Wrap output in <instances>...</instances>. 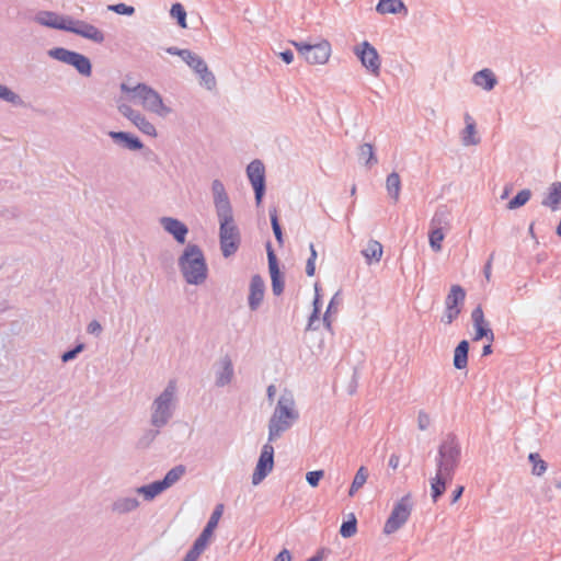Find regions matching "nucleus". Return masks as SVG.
I'll use <instances>...</instances> for the list:
<instances>
[{
  "mask_svg": "<svg viewBox=\"0 0 561 561\" xmlns=\"http://www.w3.org/2000/svg\"><path fill=\"white\" fill-rule=\"evenodd\" d=\"M339 533L343 538H351L357 533V519L353 513L348 515L347 519L343 520Z\"/></svg>",
  "mask_w": 561,
  "mask_h": 561,
  "instance_id": "nucleus-42",
  "label": "nucleus"
},
{
  "mask_svg": "<svg viewBox=\"0 0 561 561\" xmlns=\"http://www.w3.org/2000/svg\"><path fill=\"white\" fill-rule=\"evenodd\" d=\"M320 314H321V311H319V309L311 311L309 319H308V324L306 328L307 330H317L318 329V327H314L313 323L320 321Z\"/></svg>",
  "mask_w": 561,
  "mask_h": 561,
  "instance_id": "nucleus-59",
  "label": "nucleus"
},
{
  "mask_svg": "<svg viewBox=\"0 0 561 561\" xmlns=\"http://www.w3.org/2000/svg\"><path fill=\"white\" fill-rule=\"evenodd\" d=\"M308 51H306V61L310 65H324L331 55V45L328 41L323 39L317 44H310Z\"/></svg>",
  "mask_w": 561,
  "mask_h": 561,
  "instance_id": "nucleus-21",
  "label": "nucleus"
},
{
  "mask_svg": "<svg viewBox=\"0 0 561 561\" xmlns=\"http://www.w3.org/2000/svg\"><path fill=\"white\" fill-rule=\"evenodd\" d=\"M445 233L444 229L431 227L428 231V242L430 247L434 252H438L442 250V243L444 241Z\"/></svg>",
  "mask_w": 561,
  "mask_h": 561,
  "instance_id": "nucleus-43",
  "label": "nucleus"
},
{
  "mask_svg": "<svg viewBox=\"0 0 561 561\" xmlns=\"http://www.w3.org/2000/svg\"><path fill=\"white\" fill-rule=\"evenodd\" d=\"M353 53L368 72L379 76L381 59L377 49L368 41L354 46Z\"/></svg>",
  "mask_w": 561,
  "mask_h": 561,
  "instance_id": "nucleus-11",
  "label": "nucleus"
},
{
  "mask_svg": "<svg viewBox=\"0 0 561 561\" xmlns=\"http://www.w3.org/2000/svg\"><path fill=\"white\" fill-rule=\"evenodd\" d=\"M68 32L98 44L103 43L105 39L104 33L96 26L83 20H76L73 18L70 19Z\"/></svg>",
  "mask_w": 561,
  "mask_h": 561,
  "instance_id": "nucleus-15",
  "label": "nucleus"
},
{
  "mask_svg": "<svg viewBox=\"0 0 561 561\" xmlns=\"http://www.w3.org/2000/svg\"><path fill=\"white\" fill-rule=\"evenodd\" d=\"M139 151H141L142 153V157L149 161V162H154V163H159V156L149 147H146L144 145V148L140 149Z\"/></svg>",
  "mask_w": 561,
  "mask_h": 561,
  "instance_id": "nucleus-55",
  "label": "nucleus"
},
{
  "mask_svg": "<svg viewBox=\"0 0 561 561\" xmlns=\"http://www.w3.org/2000/svg\"><path fill=\"white\" fill-rule=\"evenodd\" d=\"M165 51L172 56H179L183 59V61L186 64V60L191 58V56L194 54V51L186 49V48H179L176 46H170L165 48Z\"/></svg>",
  "mask_w": 561,
  "mask_h": 561,
  "instance_id": "nucleus-51",
  "label": "nucleus"
},
{
  "mask_svg": "<svg viewBox=\"0 0 561 561\" xmlns=\"http://www.w3.org/2000/svg\"><path fill=\"white\" fill-rule=\"evenodd\" d=\"M278 57L287 65L294 61V53L291 49H285L278 54Z\"/></svg>",
  "mask_w": 561,
  "mask_h": 561,
  "instance_id": "nucleus-62",
  "label": "nucleus"
},
{
  "mask_svg": "<svg viewBox=\"0 0 561 561\" xmlns=\"http://www.w3.org/2000/svg\"><path fill=\"white\" fill-rule=\"evenodd\" d=\"M368 264L379 262L382 255V244L377 240H370L367 247L362 251Z\"/></svg>",
  "mask_w": 561,
  "mask_h": 561,
  "instance_id": "nucleus-33",
  "label": "nucleus"
},
{
  "mask_svg": "<svg viewBox=\"0 0 561 561\" xmlns=\"http://www.w3.org/2000/svg\"><path fill=\"white\" fill-rule=\"evenodd\" d=\"M270 220H271V226H272V230L275 236L276 242L278 243L279 247H283L284 245V232H283V228L279 222L278 210H277L276 206H272L270 208Z\"/></svg>",
  "mask_w": 561,
  "mask_h": 561,
  "instance_id": "nucleus-38",
  "label": "nucleus"
},
{
  "mask_svg": "<svg viewBox=\"0 0 561 561\" xmlns=\"http://www.w3.org/2000/svg\"><path fill=\"white\" fill-rule=\"evenodd\" d=\"M541 205L550 208L552 211L561 209V182H553L548 187V192Z\"/></svg>",
  "mask_w": 561,
  "mask_h": 561,
  "instance_id": "nucleus-25",
  "label": "nucleus"
},
{
  "mask_svg": "<svg viewBox=\"0 0 561 561\" xmlns=\"http://www.w3.org/2000/svg\"><path fill=\"white\" fill-rule=\"evenodd\" d=\"M174 396V381H170L152 403V413L150 419L152 426L161 428L168 424L173 415Z\"/></svg>",
  "mask_w": 561,
  "mask_h": 561,
  "instance_id": "nucleus-6",
  "label": "nucleus"
},
{
  "mask_svg": "<svg viewBox=\"0 0 561 561\" xmlns=\"http://www.w3.org/2000/svg\"><path fill=\"white\" fill-rule=\"evenodd\" d=\"M219 245L221 254L228 259L237 253L241 244V232L234 222L233 211L218 215Z\"/></svg>",
  "mask_w": 561,
  "mask_h": 561,
  "instance_id": "nucleus-4",
  "label": "nucleus"
},
{
  "mask_svg": "<svg viewBox=\"0 0 561 561\" xmlns=\"http://www.w3.org/2000/svg\"><path fill=\"white\" fill-rule=\"evenodd\" d=\"M136 491L138 494L142 495L145 501H152L158 495L163 493L165 491V488L163 486L160 480H156L148 484H144L137 488Z\"/></svg>",
  "mask_w": 561,
  "mask_h": 561,
  "instance_id": "nucleus-31",
  "label": "nucleus"
},
{
  "mask_svg": "<svg viewBox=\"0 0 561 561\" xmlns=\"http://www.w3.org/2000/svg\"><path fill=\"white\" fill-rule=\"evenodd\" d=\"M368 478V469L365 466H360L352 481L353 484L362 488Z\"/></svg>",
  "mask_w": 561,
  "mask_h": 561,
  "instance_id": "nucleus-52",
  "label": "nucleus"
},
{
  "mask_svg": "<svg viewBox=\"0 0 561 561\" xmlns=\"http://www.w3.org/2000/svg\"><path fill=\"white\" fill-rule=\"evenodd\" d=\"M299 419V412L295 408L294 396L285 390L275 407L268 421V442H274L289 430Z\"/></svg>",
  "mask_w": 561,
  "mask_h": 561,
  "instance_id": "nucleus-2",
  "label": "nucleus"
},
{
  "mask_svg": "<svg viewBox=\"0 0 561 561\" xmlns=\"http://www.w3.org/2000/svg\"><path fill=\"white\" fill-rule=\"evenodd\" d=\"M461 312V307H453L445 305V313L442 317V322L446 324L453 323Z\"/></svg>",
  "mask_w": 561,
  "mask_h": 561,
  "instance_id": "nucleus-49",
  "label": "nucleus"
},
{
  "mask_svg": "<svg viewBox=\"0 0 561 561\" xmlns=\"http://www.w3.org/2000/svg\"><path fill=\"white\" fill-rule=\"evenodd\" d=\"M386 188H387V193H388L389 197L394 203H397L400 197L401 179H400V175L396 171H393L387 175Z\"/></svg>",
  "mask_w": 561,
  "mask_h": 561,
  "instance_id": "nucleus-32",
  "label": "nucleus"
},
{
  "mask_svg": "<svg viewBox=\"0 0 561 561\" xmlns=\"http://www.w3.org/2000/svg\"><path fill=\"white\" fill-rule=\"evenodd\" d=\"M247 176L254 192L255 204L259 207L266 193V175L264 163L254 159L247 165Z\"/></svg>",
  "mask_w": 561,
  "mask_h": 561,
  "instance_id": "nucleus-10",
  "label": "nucleus"
},
{
  "mask_svg": "<svg viewBox=\"0 0 561 561\" xmlns=\"http://www.w3.org/2000/svg\"><path fill=\"white\" fill-rule=\"evenodd\" d=\"M159 434L160 428L158 427L145 431L141 437H139V439L137 440L136 448L142 450L149 448Z\"/></svg>",
  "mask_w": 561,
  "mask_h": 561,
  "instance_id": "nucleus-44",
  "label": "nucleus"
},
{
  "mask_svg": "<svg viewBox=\"0 0 561 561\" xmlns=\"http://www.w3.org/2000/svg\"><path fill=\"white\" fill-rule=\"evenodd\" d=\"M528 460L533 465L531 473L534 476L540 477L546 472L548 465L543 459H541L538 453H530L528 455Z\"/></svg>",
  "mask_w": 561,
  "mask_h": 561,
  "instance_id": "nucleus-45",
  "label": "nucleus"
},
{
  "mask_svg": "<svg viewBox=\"0 0 561 561\" xmlns=\"http://www.w3.org/2000/svg\"><path fill=\"white\" fill-rule=\"evenodd\" d=\"M107 135L114 144L118 145L124 149H128L130 151H139L140 149L144 148V142L141 141V139L130 131L110 130Z\"/></svg>",
  "mask_w": 561,
  "mask_h": 561,
  "instance_id": "nucleus-19",
  "label": "nucleus"
},
{
  "mask_svg": "<svg viewBox=\"0 0 561 561\" xmlns=\"http://www.w3.org/2000/svg\"><path fill=\"white\" fill-rule=\"evenodd\" d=\"M180 271L190 285H202L208 277V266L198 244L188 243L178 260Z\"/></svg>",
  "mask_w": 561,
  "mask_h": 561,
  "instance_id": "nucleus-1",
  "label": "nucleus"
},
{
  "mask_svg": "<svg viewBox=\"0 0 561 561\" xmlns=\"http://www.w3.org/2000/svg\"><path fill=\"white\" fill-rule=\"evenodd\" d=\"M108 10L116 14L126 15V16L134 15L135 11H136L135 7L126 4L124 2L111 4V5H108Z\"/></svg>",
  "mask_w": 561,
  "mask_h": 561,
  "instance_id": "nucleus-48",
  "label": "nucleus"
},
{
  "mask_svg": "<svg viewBox=\"0 0 561 561\" xmlns=\"http://www.w3.org/2000/svg\"><path fill=\"white\" fill-rule=\"evenodd\" d=\"M102 325L98 320H92L87 327V332L95 336H99L102 333Z\"/></svg>",
  "mask_w": 561,
  "mask_h": 561,
  "instance_id": "nucleus-58",
  "label": "nucleus"
},
{
  "mask_svg": "<svg viewBox=\"0 0 561 561\" xmlns=\"http://www.w3.org/2000/svg\"><path fill=\"white\" fill-rule=\"evenodd\" d=\"M222 365V370L216 377V386L218 387L230 383L233 377V365L229 356H225Z\"/></svg>",
  "mask_w": 561,
  "mask_h": 561,
  "instance_id": "nucleus-35",
  "label": "nucleus"
},
{
  "mask_svg": "<svg viewBox=\"0 0 561 561\" xmlns=\"http://www.w3.org/2000/svg\"><path fill=\"white\" fill-rule=\"evenodd\" d=\"M118 111L126 118H128L141 133L151 137H157V129L154 125L150 123L139 111L134 110L130 105L127 104L119 105Z\"/></svg>",
  "mask_w": 561,
  "mask_h": 561,
  "instance_id": "nucleus-16",
  "label": "nucleus"
},
{
  "mask_svg": "<svg viewBox=\"0 0 561 561\" xmlns=\"http://www.w3.org/2000/svg\"><path fill=\"white\" fill-rule=\"evenodd\" d=\"M170 15L174 19L178 25L182 28H186V11L182 3L175 2L171 5Z\"/></svg>",
  "mask_w": 561,
  "mask_h": 561,
  "instance_id": "nucleus-46",
  "label": "nucleus"
},
{
  "mask_svg": "<svg viewBox=\"0 0 561 561\" xmlns=\"http://www.w3.org/2000/svg\"><path fill=\"white\" fill-rule=\"evenodd\" d=\"M358 161L367 168H371L378 163L376 149L373 144L364 142L358 146Z\"/></svg>",
  "mask_w": 561,
  "mask_h": 561,
  "instance_id": "nucleus-30",
  "label": "nucleus"
},
{
  "mask_svg": "<svg viewBox=\"0 0 561 561\" xmlns=\"http://www.w3.org/2000/svg\"><path fill=\"white\" fill-rule=\"evenodd\" d=\"M324 477V470H313L306 473V481L311 488H317Z\"/></svg>",
  "mask_w": 561,
  "mask_h": 561,
  "instance_id": "nucleus-50",
  "label": "nucleus"
},
{
  "mask_svg": "<svg viewBox=\"0 0 561 561\" xmlns=\"http://www.w3.org/2000/svg\"><path fill=\"white\" fill-rule=\"evenodd\" d=\"M450 215L451 211L447 205H439L431 219V227L450 229Z\"/></svg>",
  "mask_w": 561,
  "mask_h": 561,
  "instance_id": "nucleus-29",
  "label": "nucleus"
},
{
  "mask_svg": "<svg viewBox=\"0 0 561 561\" xmlns=\"http://www.w3.org/2000/svg\"><path fill=\"white\" fill-rule=\"evenodd\" d=\"M274 561H291V554L289 550L283 549L275 557Z\"/></svg>",
  "mask_w": 561,
  "mask_h": 561,
  "instance_id": "nucleus-64",
  "label": "nucleus"
},
{
  "mask_svg": "<svg viewBox=\"0 0 561 561\" xmlns=\"http://www.w3.org/2000/svg\"><path fill=\"white\" fill-rule=\"evenodd\" d=\"M268 442L263 445L254 471L252 473V484H260L274 468V447Z\"/></svg>",
  "mask_w": 561,
  "mask_h": 561,
  "instance_id": "nucleus-12",
  "label": "nucleus"
},
{
  "mask_svg": "<svg viewBox=\"0 0 561 561\" xmlns=\"http://www.w3.org/2000/svg\"><path fill=\"white\" fill-rule=\"evenodd\" d=\"M224 508L225 506L221 503L215 506L205 527L198 537L194 540L193 545L184 556L183 561H197L201 554L205 551L210 542L211 537L214 536V531L218 526L219 519L222 516Z\"/></svg>",
  "mask_w": 561,
  "mask_h": 561,
  "instance_id": "nucleus-5",
  "label": "nucleus"
},
{
  "mask_svg": "<svg viewBox=\"0 0 561 561\" xmlns=\"http://www.w3.org/2000/svg\"><path fill=\"white\" fill-rule=\"evenodd\" d=\"M133 91L135 96L141 100L144 107L161 117H167L172 113V108L163 103L161 94L146 83H137Z\"/></svg>",
  "mask_w": 561,
  "mask_h": 561,
  "instance_id": "nucleus-8",
  "label": "nucleus"
},
{
  "mask_svg": "<svg viewBox=\"0 0 561 561\" xmlns=\"http://www.w3.org/2000/svg\"><path fill=\"white\" fill-rule=\"evenodd\" d=\"M474 335L473 341H480L485 339L488 342L492 343L494 341L493 330L490 328V323L485 320L483 323L473 324Z\"/></svg>",
  "mask_w": 561,
  "mask_h": 561,
  "instance_id": "nucleus-40",
  "label": "nucleus"
},
{
  "mask_svg": "<svg viewBox=\"0 0 561 561\" xmlns=\"http://www.w3.org/2000/svg\"><path fill=\"white\" fill-rule=\"evenodd\" d=\"M470 343L468 340H461L454 350L453 364L456 369L462 370L468 366V354Z\"/></svg>",
  "mask_w": 561,
  "mask_h": 561,
  "instance_id": "nucleus-28",
  "label": "nucleus"
},
{
  "mask_svg": "<svg viewBox=\"0 0 561 561\" xmlns=\"http://www.w3.org/2000/svg\"><path fill=\"white\" fill-rule=\"evenodd\" d=\"M533 193L529 188L520 190L513 198H511L506 205L510 210L518 209L526 205L530 199Z\"/></svg>",
  "mask_w": 561,
  "mask_h": 561,
  "instance_id": "nucleus-41",
  "label": "nucleus"
},
{
  "mask_svg": "<svg viewBox=\"0 0 561 561\" xmlns=\"http://www.w3.org/2000/svg\"><path fill=\"white\" fill-rule=\"evenodd\" d=\"M48 56L55 60L73 67L82 77H91L93 67L89 57L85 55L70 50L65 47H54L48 50Z\"/></svg>",
  "mask_w": 561,
  "mask_h": 561,
  "instance_id": "nucleus-7",
  "label": "nucleus"
},
{
  "mask_svg": "<svg viewBox=\"0 0 561 561\" xmlns=\"http://www.w3.org/2000/svg\"><path fill=\"white\" fill-rule=\"evenodd\" d=\"M85 344L84 343H77L75 346L68 348L65 351L60 358L62 363H68L78 357V355L84 350Z\"/></svg>",
  "mask_w": 561,
  "mask_h": 561,
  "instance_id": "nucleus-47",
  "label": "nucleus"
},
{
  "mask_svg": "<svg viewBox=\"0 0 561 561\" xmlns=\"http://www.w3.org/2000/svg\"><path fill=\"white\" fill-rule=\"evenodd\" d=\"M466 127L461 131V141L463 146H476L481 139L477 136V125L469 113L465 114Z\"/></svg>",
  "mask_w": 561,
  "mask_h": 561,
  "instance_id": "nucleus-26",
  "label": "nucleus"
},
{
  "mask_svg": "<svg viewBox=\"0 0 561 561\" xmlns=\"http://www.w3.org/2000/svg\"><path fill=\"white\" fill-rule=\"evenodd\" d=\"M472 82L485 91H491L497 84V78L491 69L484 68L473 75Z\"/></svg>",
  "mask_w": 561,
  "mask_h": 561,
  "instance_id": "nucleus-27",
  "label": "nucleus"
},
{
  "mask_svg": "<svg viewBox=\"0 0 561 561\" xmlns=\"http://www.w3.org/2000/svg\"><path fill=\"white\" fill-rule=\"evenodd\" d=\"M0 100L5 101L13 106L25 107L26 103L24 100L9 87L0 83Z\"/></svg>",
  "mask_w": 561,
  "mask_h": 561,
  "instance_id": "nucleus-39",
  "label": "nucleus"
},
{
  "mask_svg": "<svg viewBox=\"0 0 561 561\" xmlns=\"http://www.w3.org/2000/svg\"><path fill=\"white\" fill-rule=\"evenodd\" d=\"M430 424H431L430 415L425 411H423V410L419 411V414H417V427H419V430L425 431V430L428 428Z\"/></svg>",
  "mask_w": 561,
  "mask_h": 561,
  "instance_id": "nucleus-54",
  "label": "nucleus"
},
{
  "mask_svg": "<svg viewBox=\"0 0 561 561\" xmlns=\"http://www.w3.org/2000/svg\"><path fill=\"white\" fill-rule=\"evenodd\" d=\"M250 293L248 296V305L251 311H256L261 306L264 294H265V283L260 274H254L251 277L250 282Z\"/></svg>",
  "mask_w": 561,
  "mask_h": 561,
  "instance_id": "nucleus-22",
  "label": "nucleus"
},
{
  "mask_svg": "<svg viewBox=\"0 0 561 561\" xmlns=\"http://www.w3.org/2000/svg\"><path fill=\"white\" fill-rule=\"evenodd\" d=\"M138 506L139 501L136 497H121L113 503L112 510L119 514H126L135 511Z\"/></svg>",
  "mask_w": 561,
  "mask_h": 561,
  "instance_id": "nucleus-36",
  "label": "nucleus"
},
{
  "mask_svg": "<svg viewBox=\"0 0 561 561\" xmlns=\"http://www.w3.org/2000/svg\"><path fill=\"white\" fill-rule=\"evenodd\" d=\"M266 253L272 291L274 296H280L285 289V274L280 270L279 261L272 247L271 241L266 242Z\"/></svg>",
  "mask_w": 561,
  "mask_h": 561,
  "instance_id": "nucleus-13",
  "label": "nucleus"
},
{
  "mask_svg": "<svg viewBox=\"0 0 561 561\" xmlns=\"http://www.w3.org/2000/svg\"><path fill=\"white\" fill-rule=\"evenodd\" d=\"M472 324L483 323L485 321L483 309L481 305H478L471 312Z\"/></svg>",
  "mask_w": 561,
  "mask_h": 561,
  "instance_id": "nucleus-56",
  "label": "nucleus"
},
{
  "mask_svg": "<svg viewBox=\"0 0 561 561\" xmlns=\"http://www.w3.org/2000/svg\"><path fill=\"white\" fill-rule=\"evenodd\" d=\"M186 65L195 71L199 78L201 84L207 90L211 91L216 88V77L213 71L209 70L206 61L201 56L194 53L191 58L186 60Z\"/></svg>",
  "mask_w": 561,
  "mask_h": 561,
  "instance_id": "nucleus-14",
  "label": "nucleus"
},
{
  "mask_svg": "<svg viewBox=\"0 0 561 561\" xmlns=\"http://www.w3.org/2000/svg\"><path fill=\"white\" fill-rule=\"evenodd\" d=\"M435 460L436 471L445 473L448 478L455 476L461 460V446L455 433H448L442 440Z\"/></svg>",
  "mask_w": 561,
  "mask_h": 561,
  "instance_id": "nucleus-3",
  "label": "nucleus"
},
{
  "mask_svg": "<svg viewBox=\"0 0 561 561\" xmlns=\"http://www.w3.org/2000/svg\"><path fill=\"white\" fill-rule=\"evenodd\" d=\"M186 472V467L184 465H176L171 468L162 479H160L161 483L168 490L173 484H175Z\"/></svg>",
  "mask_w": 561,
  "mask_h": 561,
  "instance_id": "nucleus-34",
  "label": "nucleus"
},
{
  "mask_svg": "<svg viewBox=\"0 0 561 561\" xmlns=\"http://www.w3.org/2000/svg\"><path fill=\"white\" fill-rule=\"evenodd\" d=\"M71 16L60 15L54 11H38L34 16V21L42 26L53 30L68 32Z\"/></svg>",
  "mask_w": 561,
  "mask_h": 561,
  "instance_id": "nucleus-17",
  "label": "nucleus"
},
{
  "mask_svg": "<svg viewBox=\"0 0 561 561\" xmlns=\"http://www.w3.org/2000/svg\"><path fill=\"white\" fill-rule=\"evenodd\" d=\"M211 192L217 216L233 211L230 198L226 192L224 183L220 180L216 179L213 181Z\"/></svg>",
  "mask_w": 561,
  "mask_h": 561,
  "instance_id": "nucleus-18",
  "label": "nucleus"
},
{
  "mask_svg": "<svg viewBox=\"0 0 561 561\" xmlns=\"http://www.w3.org/2000/svg\"><path fill=\"white\" fill-rule=\"evenodd\" d=\"M160 224L179 244H184L186 242L188 228L184 222L173 217H161Z\"/></svg>",
  "mask_w": 561,
  "mask_h": 561,
  "instance_id": "nucleus-20",
  "label": "nucleus"
},
{
  "mask_svg": "<svg viewBox=\"0 0 561 561\" xmlns=\"http://www.w3.org/2000/svg\"><path fill=\"white\" fill-rule=\"evenodd\" d=\"M314 291H316V295H314V298H313V301H312V306H313L312 310L319 309V311H321L322 300H321V296H320V293H319L320 288H319L318 284L314 285Z\"/></svg>",
  "mask_w": 561,
  "mask_h": 561,
  "instance_id": "nucleus-61",
  "label": "nucleus"
},
{
  "mask_svg": "<svg viewBox=\"0 0 561 561\" xmlns=\"http://www.w3.org/2000/svg\"><path fill=\"white\" fill-rule=\"evenodd\" d=\"M412 508V496L408 493L394 503L392 511L385 523L383 534L391 535L399 530L409 520Z\"/></svg>",
  "mask_w": 561,
  "mask_h": 561,
  "instance_id": "nucleus-9",
  "label": "nucleus"
},
{
  "mask_svg": "<svg viewBox=\"0 0 561 561\" xmlns=\"http://www.w3.org/2000/svg\"><path fill=\"white\" fill-rule=\"evenodd\" d=\"M330 553H331V549L322 547V548L318 549L317 552L312 557L307 559L306 561H323L324 558Z\"/></svg>",
  "mask_w": 561,
  "mask_h": 561,
  "instance_id": "nucleus-57",
  "label": "nucleus"
},
{
  "mask_svg": "<svg viewBox=\"0 0 561 561\" xmlns=\"http://www.w3.org/2000/svg\"><path fill=\"white\" fill-rule=\"evenodd\" d=\"M379 14H403L408 15L409 10L402 0H379L376 5Z\"/></svg>",
  "mask_w": 561,
  "mask_h": 561,
  "instance_id": "nucleus-23",
  "label": "nucleus"
},
{
  "mask_svg": "<svg viewBox=\"0 0 561 561\" xmlns=\"http://www.w3.org/2000/svg\"><path fill=\"white\" fill-rule=\"evenodd\" d=\"M290 44L297 49L300 56L306 57V51H308L310 43L306 42H297L290 41Z\"/></svg>",
  "mask_w": 561,
  "mask_h": 561,
  "instance_id": "nucleus-60",
  "label": "nucleus"
},
{
  "mask_svg": "<svg viewBox=\"0 0 561 561\" xmlns=\"http://www.w3.org/2000/svg\"><path fill=\"white\" fill-rule=\"evenodd\" d=\"M463 492H465V486L458 485L451 493L450 503L455 504L456 502H458L459 499L462 496Z\"/></svg>",
  "mask_w": 561,
  "mask_h": 561,
  "instance_id": "nucleus-63",
  "label": "nucleus"
},
{
  "mask_svg": "<svg viewBox=\"0 0 561 561\" xmlns=\"http://www.w3.org/2000/svg\"><path fill=\"white\" fill-rule=\"evenodd\" d=\"M454 476L448 478L445 473L436 471L434 478L431 479V496L434 503H436L445 493L447 484L450 483Z\"/></svg>",
  "mask_w": 561,
  "mask_h": 561,
  "instance_id": "nucleus-24",
  "label": "nucleus"
},
{
  "mask_svg": "<svg viewBox=\"0 0 561 561\" xmlns=\"http://www.w3.org/2000/svg\"><path fill=\"white\" fill-rule=\"evenodd\" d=\"M466 298V290L460 285H453L445 299V305L453 307H462Z\"/></svg>",
  "mask_w": 561,
  "mask_h": 561,
  "instance_id": "nucleus-37",
  "label": "nucleus"
},
{
  "mask_svg": "<svg viewBox=\"0 0 561 561\" xmlns=\"http://www.w3.org/2000/svg\"><path fill=\"white\" fill-rule=\"evenodd\" d=\"M341 294H342V291L337 290L332 296V298L330 299L329 305L327 307V310H325L327 313H332V312H336L337 311V305H340L342 302Z\"/></svg>",
  "mask_w": 561,
  "mask_h": 561,
  "instance_id": "nucleus-53",
  "label": "nucleus"
}]
</instances>
